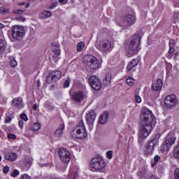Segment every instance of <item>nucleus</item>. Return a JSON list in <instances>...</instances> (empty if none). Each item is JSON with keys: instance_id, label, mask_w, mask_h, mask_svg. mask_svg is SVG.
<instances>
[{"instance_id": "obj_1", "label": "nucleus", "mask_w": 179, "mask_h": 179, "mask_svg": "<svg viewBox=\"0 0 179 179\" xmlns=\"http://www.w3.org/2000/svg\"><path fill=\"white\" fill-rule=\"evenodd\" d=\"M156 124V117L148 108H143L140 115L139 139H146L150 135L153 126Z\"/></svg>"}, {"instance_id": "obj_2", "label": "nucleus", "mask_w": 179, "mask_h": 179, "mask_svg": "<svg viewBox=\"0 0 179 179\" xmlns=\"http://www.w3.org/2000/svg\"><path fill=\"white\" fill-rule=\"evenodd\" d=\"M141 43V37L136 36L131 41H127L124 44L126 54L127 57H134L138 51H139V44Z\"/></svg>"}, {"instance_id": "obj_3", "label": "nucleus", "mask_w": 179, "mask_h": 179, "mask_svg": "<svg viewBox=\"0 0 179 179\" xmlns=\"http://www.w3.org/2000/svg\"><path fill=\"white\" fill-rule=\"evenodd\" d=\"M71 135L73 138H77L78 139H85L87 138V131H86V127L83 120L79 122L76 129L71 131Z\"/></svg>"}, {"instance_id": "obj_4", "label": "nucleus", "mask_w": 179, "mask_h": 179, "mask_svg": "<svg viewBox=\"0 0 179 179\" xmlns=\"http://www.w3.org/2000/svg\"><path fill=\"white\" fill-rule=\"evenodd\" d=\"M83 62L87 66V68H90V69H92V71L97 69L99 66H100V62L97 59V57L91 55H85Z\"/></svg>"}, {"instance_id": "obj_5", "label": "nucleus", "mask_w": 179, "mask_h": 179, "mask_svg": "<svg viewBox=\"0 0 179 179\" xmlns=\"http://www.w3.org/2000/svg\"><path fill=\"white\" fill-rule=\"evenodd\" d=\"M11 34L14 40L20 41L21 40H23L24 36H26V29H24V27L22 25H15L11 30Z\"/></svg>"}, {"instance_id": "obj_6", "label": "nucleus", "mask_w": 179, "mask_h": 179, "mask_svg": "<svg viewBox=\"0 0 179 179\" xmlns=\"http://www.w3.org/2000/svg\"><path fill=\"white\" fill-rule=\"evenodd\" d=\"M90 169L92 171H99L106 167V162L100 157H94L90 162Z\"/></svg>"}, {"instance_id": "obj_7", "label": "nucleus", "mask_w": 179, "mask_h": 179, "mask_svg": "<svg viewBox=\"0 0 179 179\" xmlns=\"http://www.w3.org/2000/svg\"><path fill=\"white\" fill-rule=\"evenodd\" d=\"M96 48L101 52H110L113 50V44L108 39H101L96 42Z\"/></svg>"}, {"instance_id": "obj_8", "label": "nucleus", "mask_w": 179, "mask_h": 179, "mask_svg": "<svg viewBox=\"0 0 179 179\" xmlns=\"http://www.w3.org/2000/svg\"><path fill=\"white\" fill-rule=\"evenodd\" d=\"M135 22H136L135 16L129 15L123 18L122 21L120 22V26L124 29H128V27H131L132 24H135Z\"/></svg>"}, {"instance_id": "obj_9", "label": "nucleus", "mask_w": 179, "mask_h": 179, "mask_svg": "<svg viewBox=\"0 0 179 179\" xmlns=\"http://www.w3.org/2000/svg\"><path fill=\"white\" fill-rule=\"evenodd\" d=\"M88 82L94 90H100L101 89V81L96 76H91L88 79Z\"/></svg>"}, {"instance_id": "obj_10", "label": "nucleus", "mask_w": 179, "mask_h": 179, "mask_svg": "<svg viewBox=\"0 0 179 179\" xmlns=\"http://www.w3.org/2000/svg\"><path fill=\"white\" fill-rule=\"evenodd\" d=\"M58 155L62 163H69L71 160V152L66 148H60L58 150Z\"/></svg>"}, {"instance_id": "obj_11", "label": "nucleus", "mask_w": 179, "mask_h": 179, "mask_svg": "<svg viewBox=\"0 0 179 179\" xmlns=\"http://www.w3.org/2000/svg\"><path fill=\"white\" fill-rule=\"evenodd\" d=\"M61 75H62V73L59 71H52L46 78L47 83H54L59 80Z\"/></svg>"}, {"instance_id": "obj_12", "label": "nucleus", "mask_w": 179, "mask_h": 179, "mask_svg": "<svg viewBox=\"0 0 179 179\" xmlns=\"http://www.w3.org/2000/svg\"><path fill=\"white\" fill-rule=\"evenodd\" d=\"M164 103L168 108H171L177 104V96L174 94L168 95L164 99Z\"/></svg>"}, {"instance_id": "obj_13", "label": "nucleus", "mask_w": 179, "mask_h": 179, "mask_svg": "<svg viewBox=\"0 0 179 179\" xmlns=\"http://www.w3.org/2000/svg\"><path fill=\"white\" fill-rule=\"evenodd\" d=\"M86 95H85L82 91H78L77 92H74L71 95V99L73 100V101H76V103H82Z\"/></svg>"}, {"instance_id": "obj_14", "label": "nucleus", "mask_w": 179, "mask_h": 179, "mask_svg": "<svg viewBox=\"0 0 179 179\" xmlns=\"http://www.w3.org/2000/svg\"><path fill=\"white\" fill-rule=\"evenodd\" d=\"M155 146L157 145L154 144L153 142L149 141L145 148L144 155H145V156H151V155H153Z\"/></svg>"}, {"instance_id": "obj_15", "label": "nucleus", "mask_w": 179, "mask_h": 179, "mask_svg": "<svg viewBox=\"0 0 179 179\" xmlns=\"http://www.w3.org/2000/svg\"><path fill=\"white\" fill-rule=\"evenodd\" d=\"M96 113L94 110H90L86 115V121L87 124H93L96 121Z\"/></svg>"}, {"instance_id": "obj_16", "label": "nucleus", "mask_w": 179, "mask_h": 179, "mask_svg": "<svg viewBox=\"0 0 179 179\" xmlns=\"http://www.w3.org/2000/svg\"><path fill=\"white\" fill-rule=\"evenodd\" d=\"M138 64H139V59H134L127 66V71L129 72V71L134 69L135 66H138Z\"/></svg>"}, {"instance_id": "obj_17", "label": "nucleus", "mask_w": 179, "mask_h": 179, "mask_svg": "<svg viewBox=\"0 0 179 179\" xmlns=\"http://www.w3.org/2000/svg\"><path fill=\"white\" fill-rule=\"evenodd\" d=\"M163 87V80L162 79H158L155 81L152 85V90L155 92H159V90H162Z\"/></svg>"}, {"instance_id": "obj_18", "label": "nucleus", "mask_w": 179, "mask_h": 179, "mask_svg": "<svg viewBox=\"0 0 179 179\" xmlns=\"http://www.w3.org/2000/svg\"><path fill=\"white\" fill-rule=\"evenodd\" d=\"M6 160H8V162H15L16 159H17V155L15 152H6L4 155Z\"/></svg>"}, {"instance_id": "obj_19", "label": "nucleus", "mask_w": 179, "mask_h": 179, "mask_svg": "<svg viewBox=\"0 0 179 179\" xmlns=\"http://www.w3.org/2000/svg\"><path fill=\"white\" fill-rule=\"evenodd\" d=\"M108 120V112H104L99 117V123L104 125V124L107 123Z\"/></svg>"}, {"instance_id": "obj_20", "label": "nucleus", "mask_w": 179, "mask_h": 179, "mask_svg": "<svg viewBox=\"0 0 179 179\" xmlns=\"http://www.w3.org/2000/svg\"><path fill=\"white\" fill-rule=\"evenodd\" d=\"M13 104L18 108H22L23 107V99L21 97L15 98L13 100Z\"/></svg>"}, {"instance_id": "obj_21", "label": "nucleus", "mask_w": 179, "mask_h": 179, "mask_svg": "<svg viewBox=\"0 0 179 179\" xmlns=\"http://www.w3.org/2000/svg\"><path fill=\"white\" fill-rule=\"evenodd\" d=\"M164 142H165L169 145V147L171 148V146L176 143V137H173L171 135H167Z\"/></svg>"}, {"instance_id": "obj_22", "label": "nucleus", "mask_w": 179, "mask_h": 179, "mask_svg": "<svg viewBox=\"0 0 179 179\" xmlns=\"http://www.w3.org/2000/svg\"><path fill=\"white\" fill-rule=\"evenodd\" d=\"M52 50L54 54L57 55V57L61 55V50H59V43H52Z\"/></svg>"}, {"instance_id": "obj_23", "label": "nucleus", "mask_w": 179, "mask_h": 179, "mask_svg": "<svg viewBox=\"0 0 179 179\" xmlns=\"http://www.w3.org/2000/svg\"><path fill=\"white\" fill-rule=\"evenodd\" d=\"M64 129H65V124H60L59 128L55 131V136L57 138H61V136H62Z\"/></svg>"}, {"instance_id": "obj_24", "label": "nucleus", "mask_w": 179, "mask_h": 179, "mask_svg": "<svg viewBox=\"0 0 179 179\" xmlns=\"http://www.w3.org/2000/svg\"><path fill=\"white\" fill-rule=\"evenodd\" d=\"M170 148L171 147L164 141L161 146L162 153H163V155H167L169 153V150H170Z\"/></svg>"}, {"instance_id": "obj_25", "label": "nucleus", "mask_w": 179, "mask_h": 179, "mask_svg": "<svg viewBox=\"0 0 179 179\" xmlns=\"http://www.w3.org/2000/svg\"><path fill=\"white\" fill-rule=\"evenodd\" d=\"M103 85H105V86H110V85H111V73H106V77L103 79Z\"/></svg>"}, {"instance_id": "obj_26", "label": "nucleus", "mask_w": 179, "mask_h": 179, "mask_svg": "<svg viewBox=\"0 0 179 179\" xmlns=\"http://www.w3.org/2000/svg\"><path fill=\"white\" fill-rule=\"evenodd\" d=\"M52 15V13L50 11L48 10H44L43 11L41 15H40V17L41 19H47L48 17H51V16Z\"/></svg>"}, {"instance_id": "obj_27", "label": "nucleus", "mask_w": 179, "mask_h": 179, "mask_svg": "<svg viewBox=\"0 0 179 179\" xmlns=\"http://www.w3.org/2000/svg\"><path fill=\"white\" fill-rule=\"evenodd\" d=\"M5 50H6V42L0 39V54L5 52Z\"/></svg>"}, {"instance_id": "obj_28", "label": "nucleus", "mask_w": 179, "mask_h": 179, "mask_svg": "<svg viewBox=\"0 0 179 179\" xmlns=\"http://www.w3.org/2000/svg\"><path fill=\"white\" fill-rule=\"evenodd\" d=\"M176 45V42L174 40L171 39L169 41V54H173L174 52V46Z\"/></svg>"}, {"instance_id": "obj_29", "label": "nucleus", "mask_w": 179, "mask_h": 179, "mask_svg": "<svg viewBox=\"0 0 179 179\" xmlns=\"http://www.w3.org/2000/svg\"><path fill=\"white\" fill-rule=\"evenodd\" d=\"M160 136H162L160 134H157L154 138L150 142H152V143L157 145H159V140L160 139Z\"/></svg>"}, {"instance_id": "obj_30", "label": "nucleus", "mask_w": 179, "mask_h": 179, "mask_svg": "<svg viewBox=\"0 0 179 179\" xmlns=\"http://www.w3.org/2000/svg\"><path fill=\"white\" fill-rule=\"evenodd\" d=\"M85 49V43L84 42L81 41V42H79L78 44H77V51L78 52H82V50Z\"/></svg>"}, {"instance_id": "obj_31", "label": "nucleus", "mask_w": 179, "mask_h": 179, "mask_svg": "<svg viewBox=\"0 0 179 179\" xmlns=\"http://www.w3.org/2000/svg\"><path fill=\"white\" fill-rule=\"evenodd\" d=\"M146 174H148V169H146V168H143V169H141L138 173V175L140 177H145V176H146Z\"/></svg>"}, {"instance_id": "obj_32", "label": "nucleus", "mask_w": 179, "mask_h": 179, "mask_svg": "<svg viewBox=\"0 0 179 179\" xmlns=\"http://www.w3.org/2000/svg\"><path fill=\"white\" fill-rule=\"evenodd\" d=\"M40 128H41V124H40L38 122L34 123L31 127L32 131H38Z\"/></svg>"}, {"instance_id": "obj_33", "label": "nucleus", "mask_w": 179, "mask_h": 179, "mask_svg": "<svg viewBox=\"0 0 179 179\" xmlns=\"http://www.w3.org/2000/svg\"><path fill=\"white\" fill-rule=\"evenodd\" d=\"M159 160H160V156L156 155L154 157V162L151 163L152 167H155V166H156V164H157V163L159 162Z\"/></svg>"}, {"instance_id": "obj_34", "label": "nucleus", "mask_w": 179, "mask_h": 179, "mask_svg": "<svg viewBox=\"0 0 179 179\" xmlns=\"http://www.w3.org/2000/svg\"><path fill=\"white\" fill-rule=\"evenodd\" d=\"M134 83H135V80L131 77H129L127 79V84L128 86H134Z\"/></svg>"}, {"instance_id": "obj_35", "label": "nucleus", "mask_w": 179, "mask_h": 179, "mask_svg": "<svg viewBox=\"0 0 179 179\" xmlns=\"http://www.w3.org/2000/svg\"><path fill=\"white\" fill-rule=\"evenodd\" d=\"M0 13L3 15H6V13H9V9L5 8L3 7H0Z\"/></svg>"}, {"instance_id": "obj_36", "label": "nucleus", "mask_w": 179, "mask_h": 179, "mask_svg": "<svg viewBox=\"0 0 179 179\" xmlns=\"http://www.w3.org/2000/svg\"><path fill=\"white\" fill-rule=\"evenodd\" d=\"M25 5V8H30V3H25L24 1H21L18 3V6H23Z\"/></svg>"}, {"instance_id": "obj_37", "label": "nucleus", "mask_w": 179, "mask_h": 179, "mask_svg": "<svg viewBox=\"0 0 179 179\" xmlns=\"http://www.w3.org/2000/svg\"><path fill=\"white\" fill-rule=\"evenodd\" d=\"M10 65L12 68H15V66H17V62L15 59H13L10 61Z\"/></svg>"}, {"instance_id": "obj_38", "label": "nucleus", "mask_w": 179, "mask_h": 179, "mask_svg": "<svg viewBox=\"0 0 179 179\" xmlns=\"http://www.w3.org/2000/svg\"><path fill=\"white\" fill-rule=\"evenodd\" d=\"M69 83H71V79L67 78L64 83V87H69Z\"/></svg>"}, {"instance_id": "obj_39", "label": "nucleus", "mask_w": 179, "mask_h": 179, "mask_svg": "<svg viewBox=\"0 0 179 179\" xmlns=\"http://www.w3.org/2000/svg\"><path fill=\"white\" fill-rule=\"evenodd\" d=\"M106 157L109 159H113V150H109L106 152Z\"/></svg>"}, {"instance_id": "obj_40", "label": "nucleus", "mask_w": 179, "mask_h": 179, "mask_svg": "<svg viewBox=\"0 0 179 179\" xmlns=\"http://www.w3.org/2000/svg\"><path fill=\"white\" fill-rule=\"evenodd\" d=\"M19 174H20L19 171L15 169V170L13 171V173H12V174H11V176H13L14 178H16V176H19Z\"/></svg>"}, {"instance_id": "obj_41", "label": "nucleus", "mask_w": 179, "mask_h": 179, "mask_svg": "<svg viewBox=\"0 0 179 179\" xmlns=\"http://www.w3.org/2000/svg\"><path fill=\"white\" fill-rule=\"evenodd\" d=\"M7 138L8 139H13V140L16 139V134H13L10 133V134H8Z\"/></svg>"}, {"instance_id": "obj_42", "label": "nucleus", "mask_w": 179, "mask_h": 179, "mask_svg": "<svg viewBox=\"0 0 179 179\" xmlns=\"http://www.w3.org/2000/svg\"><path fill=\"white\" fill-rule=\"evenodd\" d=\"M175 179H179V169H176L174 172Z\"/></svg>"}, {"instance_id": "obj_43", "label": "nucleus", "mask_w": 179, "mask_h": 179, "mask_svg": "<svg viewBox=\"0 0 179 179\" xmlns=\"http://www.w3.org/2000/svg\"><path fill=\"white\" fill-rule=\"evenodd\" d=\"M13 13H15V15H22V13H23V10H20V9L15 10L13 11Z\"/></svg>"}, {"instance_id": "obj_44", "label": "nucleus", "mask_w": 179, "mask_h": 179, "mask_svg": "<svg viewBox=\"0 0 179 179\" xmlns=\"http://www.w3.org/2000/svg\"><path fill=\"white\" fill-rule=\"evenodd\" d=\"M135 100H136V103H141V101H142V98H141V96L139 95H136L135 96Z\"/></svg>"}, {"instance_id": "obj_45", "label": "nucleus", "mask_w": 179, "mask_h": 179, "mask_svg": "<svg viewBox=\"0 0 179 179\" xmlns=\"http://www.w3.org/2000/svg\"><path fill=\"white\" fill-rule=\"evenodd\" d=\"M16 19L19 22H26V18L22 16L17 17Z\"/></svg>"}, {"instance_id": "obj_46", "label": "nucleus", "mask_w": 179, "mask_h": 179, "mask_svg": "<svg viewBox=\"0 0 179 179\" xmlns=\"http://www.w3.org/2000/svg\"><path fill=\"white\" fill-rule=\"evenodd\" d=\"M21 117V120H22L23 121H27V115H26V114H21L20 115Z\"/></svg>"}, {"instance_id": "obj_47", "label": "nucleus", "mask_w": 179, "mask_h": 179, "mask_svg": "<svg viewBox=\"0 0 179 179\" xmlns=\"http://www.w3.org/2000/svg\"><path fill=\"white\" fill-rule=\"evenodd\" d=\"M10 121H12V118H10V117L7 116L5 118V123L6 124H9V122H10Z\"/></svg>"}, {"instance_id": "obj_48", "label": "nucleus", "mask_w": 179, "mask_h": 179, "mask_svg": "<svg viewBox=\"0 0 179 179\" xmlns=\"http://www.w3.org/2000/svg\"><path fill=\"white\" fill-rule=\"evenodd\" d=\"M57 5H58V3H52L49 6V9H54L55 8H57Z\"/></svg>"}, {"instance_id": "obj_49", "label": "nucleus", "mask_w": 179, "mask_h": 179, "mask_svg": "<svg viewBox=\"0 0 179 179\" xmlns=\"http://www.w3.org/2000/svg\"><path fill=\"white\" fill-rule=\"evenodd\" d=\"M3 171L4 174H8L9 173V166H4Z\"/></svg>"}, {"instance_id": "obj_50", "label": "nucleus", "mask_w": 179, "mask_h": 179, "mask_svg": "<svg viewBox=\"0 0 179 179\" xmlns=\"http://www.w3.org/2000/svg\"><path fill=\"white\" fill-rule=\"evenodd\" d=\"M22 179H31V177L27 174H24L22 176Z\"/></svg>"}, {"instance_id": "obj_51", "label": "nucleus", "mask_w": 179, "mask_h": 179, "mask_svg": "<svg viewBox=\"0 0 179 179\" xmlns=\"http://www.w3.org/2000/svg\"><path fill=\"white\" fill-rule=\"evenodd\" d=\"M68 2V0H59V3H61V5H65Z\"/></svg>"}, {"instance_id": "obj_52", "label": "nucleus", "mask_w": 179, "mask_h": 179, "mask_svg": "<svg viewBox=\"0 0 179 179\" xmlns=\"http://www.w3.org/2000/svg\"><path fill=\"white\" fill-rule=\"evenodd\" d=\"M18 124H19L20 128H23V121L20 120V121L18 122Z\"/></svg>"}, {"instance_id": "obj_53", "label": "nucleus", "mask_w": 179, "mask_h": 179, "mask_svg": "<svg viewBox=\"0 0 179 179\" xmlns=\"http://www.w3.org/2000/svg\"><path fill=\"white\" fill-rule=\"evenodd\" d=\"M34 110L35 111H36V110H37V103H35V104L34 105Z\"/></svg>"}, {"instance_id": "obj_54", "label": "nucleus", "mask_w": 179, "mask_h": 179, "mask_svg": "<svg viewBox=\"0 0 179 179\" xmlns=\"http://www.w3.org/2000/svg\"><path fill=\"white\" fill-rule=\"evenodd\" d=\"M5 27V25H3L2 23H0V29H3Z\"/></svg>"}, {"instance_id": "obj_55", "label": "nucleus", "mask_w": 179, "mask_h": 179, "mask_svg": "<svg viewBox=\"0 0 179 179\" xmlns=\"http://www.w3.org/2000/svg\"><path fill=\"white\" fill-rule=\"evenodd\" d=\"M76 177H78V173L77 172H74L73 178H76Z\"/></svg>"}, {"instance_id": "obj_56", "label": "nucleus", "mask_w": 179, "mask_h": 179, "mask_svg": "<svg viewBox=\"0 0 179 179\" xmlns=\"http://www.w3.org/2000/svg\"><path fill=\"white\" fill-rule=\"evenodd\" d=\"M9 131H10V129H9V127L5 129V132H9Z\"/></svg>"}, {"instance_id": "obj_57", "label": "nucleus", "mask_w": 179, "mask_h": 179, "mask_svg": "<svg viewBox=\"0 0 179 179\" xmlns=\"http://www.w3.org/2000/svg\"><path fill=\"white\" fill-rule=\"evenodd\" d=\"M69 175H70V176H72V171H71L69 172Z\"/></svg>"}, {"instance_id": "obj_58", "label": "nucleus", "mask_w": 179, "mask_h": 179, "mask_svg": "<svg viewBox=\"0 0 179 179\" xmlns=\"http://www.w3.org/2000/svg\"><path fill=\"white\" fill-rule=\"evenodd\" d=\"M38 82V86H40V81H37Z\"/></svg>"}, {"instance_id": "obj_59", "label": "nucleus", "mask_w": 179, "mask_h": 179, "mask_svg": "<svg viewBox=\"0 0 179 179\" xmlns=\"http://www.w3.org/2000/svg\"><path fill=\"white\" fill-rule=\"evenodd\" d=\"M2 160V156L0 155V162Z\"/></svg>"}, {"instance_id": "obj_60", "label": "nucleus", "mask_w": 179, "mask_h": 179, "mask_svg": "<svg viewBox=\"0 0 179 179\" xmlns=\"http://www.w3.org/2000/svg\"><path fill=\"white\" fill-rule=\"evenodd\" d=\"M40 1H43V0H40Z\"/></svg>"}]
</instances>
